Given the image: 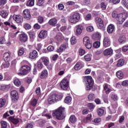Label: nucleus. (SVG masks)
Returning a JSON list of instances; mask_svg holds the SVG:
<instances>
[{
	"instance_id": "1",
	"label": "nucleus",
	"mask_w": 128,
	"mask_h": 128,
	"mask_svg": "<svg viewBox=\"0 0 128 128\" xmlns=\"http://www.w3.org/2000/svg\"><path fill=\"white\" fill-rule=\"evenodd\" d=\"M53 116H55L57 120H64L66 118V114H64V108L60 107L59 108L54 112L52 114Z\"/></svg>"
},
{
	"instance_id": "2",
	"label": "nucleus",
	"mask_w": 128,
	"mask_h": 128,
	"mask_svg": "<svg viewBox=\"0 0 128 128\" xmlns=\"http://www.w3.org/2000/svg\"><path fill=\"white\" fill-rule=\"evenodd\" d=\"M84 82H86V90H90L94 88V80L90 76H86L84 78Z\"/></svg>"
},
{
	"instance_id": "3",
	"label": "nucleus",
	"mask_w": 128,
	"mask_h": 128,
	"mask_svg": "<svg viewBox=\"0 0 128 128\" xmlns=\"http://www.w3.org/2000/svg\"><path fill=\"white\" fill-rule=\"evenodd\" d=\"M80 20V14L78 12H75L72 16L68 18V20L71 24H76Z\"/></svg>"
},
{
	"instance_id": "4",
	"label": "nucleus",
	"mask_w": 128,
	"mask_h": 128,
	"mask_svg": "<svg viewBox=\"0 0 128 128\" xmlns=\"http://www.w3.org/2000/svg\"><path fill=\"white\" fill-rule=\"evenodd\" d=\"M30 72V67L28 65L23 66L20 68V72L18 73V74L26 76V74H28Z\"/></svg>"
},
{
	"instance_id": "5",
	"label": "nucleus",
	"mask_w": 128,
	"mask_h": 128,
	"mask_svg": "<svg viewBox=\"0 0 128 128\" xmlns=\"http://www.w3.org/2000/svg\"><path fill=\"white\" fill-rule=\"evenodd\" d=\"M58 100H60L58 96L56 94H52L51 96H49L48 98V102L50 104H52L56 102Z\"/></svg>"
},
{
	"instance_id": "6",
	"label": "nucleus",
	"mask_w": 128,
	"mask_h": 128,
	"mask_svg": "<svg viewBox=\"0 0 128 128\" xmlns=\"http://www.w3.org/2000/svg\"><path fill=\"white\" fill-rule=\"evenodd\" d=\"M84 44L88 50H90V48H92V41L90 40V38L88 36H85L84 38Z\"/></svg>"
},
{
	"instance_id": "7",
	"label": "nucleus",
	"mask_w": 128,
	"mask_h": 128,
	"mask_svg": "<svg viewBox=\"0 0 128 128\" xmlns=\"http://www.w3.org/2000/svg\"><path fill=\"white\" fill-rule=\"evenodd\" d=\"M126 14H120L117 17L116 20L120 24H122L126 20Z\"/></svg>"
},
{
	"instance_id": "8",
	"label": "nucleus",
	"mask_w": 128,
	"mask_h": 128,
	"mask_svg": "<svg viewBox=\"0 0 128 128\" xmlns=\"http://www.w3.org/2000/svg\"><path fill=\"white\" fill-rule=\"evenodd\" d=\"M60 86L61 88L64 90H66L68 88V80L66 78H64L60 82Z\"/></svg>"
},
{
	"instance_id": "9",
	"label": "nucleus",
	"mask_w": 128,
	"mask_h": 128,
	"mask_svg": "<svg viewBox=\"0 0 128 128\" xmlns=\"http://www.w3.org/2000/svg\"><path fill=\"white\" fill-rule=\"evenodd\" d=\"M95 22L98 28L100 29L104 28V20H102L100 17H96L95 18Z\"/></svg>"
},
{
	"instance_id": "10",
	"label": "nucleus",
	"mask_w": 128,
	"mask_h": 128,
	"mask_svg": "<svg viewBox=\"0 0 128 128\" xmlns=\"http://www.w3.org/2000/svg\"><path fill=\"white\" fill-rule=\"evenodd\" d=\"M10 94L12 102H16L18 100V93L16 90H12Z\"/></svg>"
},
{
	"instance_id": "11",
	"label": "nucleus",
	"mask_w": 128,
	"mask_h": 128,
	"mask_svg": "<svg viewBox=\"0 0 128 128\" xmlns=\"http://www.w3.org/2000/svg\"><path fill=\"white\" fill-rule=\"evenodd\" d=\"M13 20L17 22V24H20L21 22H22L24 18H22V16L20 15H16L14 14L12 16Z\"/></svg>"
},
{
	"instance_id": "12",
	"label": "nucleus",
	"mask_w": 128,
	"mask_h": 128,
	"mask_svg": "<svg viewBox=\"0 0 128 128\" xmlns=\"http://www.w3.org/2000/svg\"><path fill=\"white\" fill-rule=\"evenodd\" d=\"M23 16L26 20H30L32 16H30V12L29 10L26 9L24 10Z\"/></svg>"
},
{
	"instance_id": "13",
	"label": "nucleus",
	"mask_w": 128,
	"mask_h": 128,
	"mask_svg": "<svg viewBox=\"0 0 128 128\" xmlns=\"http://www.w3.org/2000/svg\"><path fill=\"white\" fill-rule=\"evenodd\" d=\"M103 46L105 48H108L110 46V40L108 37H104L103 40Z\"/></svg>"
},
{
	"instance_id": "14",
	"label": "nucleus",
	"mask_w": 128,
	"mask_h": 128,
	"mask_svg": "<svg viewBox=\"0 0 128 128\" xmlns=\"http://www.w3.org/2000/svg\"><path fill=\"white\" fill-rule=\"evenodd\" d=\"M76 36H80L82 34V25H78L76 26Z\"/></svg>"
},
{
	"instance_id": "15",
	"label": "nucleus",
	"mask_w": 128,
	"mask_h": 128,
	"mask_svg": "<svg viewBox=\"0 0 128 128\" xmlns=\"http://www.w3.org/2000/svg\"><path fill=\"white\" fill-rule=\"evenodd\" d=\"M48 36V31L45 30H42L38 34V36L40 38H46Z\"/></svg>"
},
{
	"instance_id": "16",
	"label": "nucleus",
	"mask_w": 128,
	"mask_h": 128,
	"mask_svg": "<svg viewBox=\"0 0 128 128\" xmlns=\"http://www.w3.org/2000/svg\"><path fill=\"white\" fill-rule=\"evenodd\" d=\"M3 58L5 62H10V54L8 52L4 53Z\"/></svg>"
},
{
	"instance_id": "17",
	"label": "nucleus",
	"mask_w": 128,
	"mask_h": 128,
	"mask_svg": "<svg viewBox=\"0 0 128 128\" xmlns=\"http://www.w3.org/2000/svg\"><path fill=\"white\" fill-rule=\"evenodd\" d=\"M20 40L21 42H26L28 40V36L26 34H21L20 35Z\"/></svg>"
},
{
	"instance_id": "18",
	"label": "nucleus",
	"mask_w": 128,
	"mask_h": 128,
	"mask_svg": "<svg viewBox=\"0 0 128 128\" xmlns=\"http://www.w3.org/2000/svg\"><path fill=\"white\" fill-rule=\"evenodd\" d=\"M48 70H44L41 72V74L40 75V78H46L48 77Z\"/></svg>"
},
{
	"instance_id": "19",
	"label": "nucleus",
	"mask_w": 128,
	"mask_h": 128,
	"mask_svg": "<svg viewBox=\"0 0 128 128\" xmlns=\"http://www.w3.org/2000/svg\"><path fill=\"white\" fill-rule=\"evenodd\" d=\"M38 56V52L36 50H34L32 52L29 54V58H36Z\"/></svg>"
},
{
	"instance_id": "20",
	"label": "nucleus",
	"mask_w": 128,
	"mask_h": 128,
	"mask_svg": "<svg viewBox=\"0 0 128 128\" xmlns=\"http://www.w3.org/2000/svg\"><path fill=\"white\" fill-rule=\"evenodd\" d=\"M113 50L112 48H108L104 50V56H112V54Z\"/></svg>"
},
{
	"instance_id": "21",
	"label": "nucleus",
	"mask_w": 128,
	"mask_h": 128,
	"mask_svg": "<svg viewBox=\"0 0 128 128\" xmlns=\"http://www.w3.org/2000/svg\"><path fill=\"white\" fill-rule=\"evenodd\" d=\"M9 120H10L11 122H12L14 124H18L20 122L18 118H15L14 117H9Z\"/></svg>"
},
{
	"instance_id": "22",
	"label": "nucleus",
	"mask_w": 128,
	"mask_h": 128,
	"mask_svg": "<svg viewBox=\"0 0 128 128\" xmlns=\"http://www.w3.org/2000/svg\"><path fill=\"white\" fill-rule=\"evenodd\" d=\"M66 48H68V46L66 44H62L60 46L59 48L57 49V52H64Z\"/></svg>"
},
{
	"instance_id": "23",
	"label": "nucleus",
	"mask_w": 128,
	"mask_h": 128,
	"mask_svg": "<svg viewBox=\"0 0 128 128\" xmlns=\"http://www.w3.org/2000/svg\"><path fill=\"white\" fill-rule=\"evenodd\" d=\"M56 22L57 20L56 18H52L50 19L48 22L49 24H50V26H56Z\"/></svg>"
},
{
	"instance_id": "24",
	"label": "nucleus",
	"mask_w": 128,
	"mask_h": 128,
	"mask_svg": "<svg viewBox=\"0 0 128 128\" xmlns=\"http://www.w3.org/2000/svg\"><path fill=\"white\" fill-rule=\"evenodd\" d=\"M114 30V24H110L108 26L107 28V32L108 34H112Z\"/></svg>"
},
{
	"instance_id": "25",
	"label": "nucleus",
	"mask_w": 128,
	"mask_h": 128,
	"mask_svg": "<svg viewBox=\"0 0 128 128\" xmlns=\"http://www.w3.org/2000/svg\"><path fill=\"white\" fill-rule=\"evenodd\" d=\"M116 76L120 80H122L124 78V73L122 72V71L119 70L116 73Z\"/></svg>"
},
{
	"instance_id": "26",
	"label": "nucleus",
	"mask_w": 128,
	"mask_h": 128,
	"mask_svg": "<svg viewBox=\"0 0 128 128\" xmlns=\"http://www.w3.org/2000/svg\"><path fill=\"white\" fill-rule=\"evenodd\" d=\"M97 112L98 116H102L104 114V110L102 108H98L97 110Z\"/></svg>"
},
{
	"instance_id": "27",
	"label": "nucleus",
	"mask_w": 128,
	"mask_h": 128,
	"mask_svg": "<svg viewBox=\"0 0 128 128\" xmlns=\"http://www.w3.org/2000/svg\"><path fill=\"white\" fill-rule=\"evenodd\" d=\"M70 122L72 124H75L76 122V117L74 115L71 116L70 118Z\"/></svg>"
},
{
	"instance_id": "28",
	"label": "nucleus",
	"mask_w": 128,
	"mask_h": 128,
	"mask_svg": "<svg viewBox=\"0 0 128 128\" xmlns=\"http://www.w3.org/2000/svg\"><path fill=\"white\" fill-rule=\"evenodd\" d=\"M82 64L80 62L76 63V64L74 66V70H80V68H82Z\"/></svg>"
},
{
	"instance_id": "29",
	"label": "nucleus",
	"mask_w": 128,
	"mask_h": 128,
	"mask_svg": "<svg viewBox=\"0 0 128 128\" xmlns=\"http://www.w3.org/2000/svg\"><path fill=\"white\" fill-rule=\"evenodd\" d=\"M26 5L28 6H33L34 5V0H28Z\"/></svg>"
},
{
	"instance_id": "30",
	"label": "nucleus",
	"mask_w": 128,
	"mask_h": 128,
	"mask_svg": "<svg viewBox=\"0 0 128 128\" xmlns=\"http://www.w3.org/2000/svg\"><path fill=\"white\" fill-rule=\"evenodd\" d=\"M40 60H42V62H44V64H45V66H48V60L44 57L41 58Z\"/></svg>"
},
{
	"instance_id": "31",
	"label": "nucleus",
	"mask_w": 128,
	"mask_h": 128,
	"mask_svg": "<svg viewBox=\"0 0 128 128\" xmlns=\"http://www.w3.org/2000/svg\"><path fill=\"white\" fill-rule=\"evenodd\" d=\"M0 14L4 18H6V16H8V12H5L4 10H2L0 12Z\"/></svg>"
},
{
	"instance_id": "32",
	"label": "nucleus",
	"mask_w": 128,
	"mask_h": 128,
	"mask_svg": "<svg viewBox=\"0 0 128 128\" xmlns=\"http://www.w3.org/2000/svg\"><path fill=\"white\" fill-rule=\"evenodd\" d=\"M84 58L88 62H90L92 60V55L90 54H86L84 56Z\"/></svg>"
},
{
	"instance_id": "33",
	"label": "nucleus",
	"mask_w": 128,
	"mask_h": 128,
	"mask_svg": "<svg viewBox=\"0 0 128 128\" xmlns=\"http://www.w3.org/2000/svg\"><path fill=\"white\" fill-rule=\"evenodd\" d=\"M88 100L90 102H92L94 100V94H90L88 96Z\"/></svg>"
},
{
	"instance_id": "34",
	"label": "nucleus",
	"mask_w": 128,
	"mask_h": 128,
	"mask_svg": "<svg viewBox=\"0 0 128 128\" xmlns=\"http://www.w3.org/2000/svg\"><path fill=\"white\" fill-rule=\"evenodd\" d=\"M93 46L95 48H100V42L98 41L96 42L93 44Z\"/></svg>"
},
{
	"instance_id": "35",
	"label": "nucleus",
	"mask_w": 128,
	"mask_h": 128,
	"mask_svg": "<svg viewBox=\"0 0 128 128\" xmlns=\"http://www.w3.org/2000/svg\"><path fill=\"white\" fill-rule=\"evenodd\" d=\"M124 60L120 59L118 62L117 66H124Z\"/></svg>"
},
{
	"instance_id": "36",
	"label": "nucleus",
	"mask_w": 128,
	"mask_h": 128,
	"mask_svg": "<svg viewBox=\"0 0 128 128\" xmlns=\"http://www.w3.org/2000/svg\"><path fill=\"white\" fill-rule=\"evenodd\" d=\"M6 104V99L0 98V108H2Z\"/></svg>"
},
{
	"instance_id": "37",
	"label": "nucleus",
	"mask_w": 128,
	"mask_h": 128,
	"mask_svg": "<svg viewBox=\"0 0 128 128\" xmlns=\"http://www.w3.org/2000/svg\"><path fill=\"white\" fill-rule=\"evenodd\" d=\"M118 40L120 44H122V42H126V36H121L120 37Z\"/></svg>"
},
{
	"instance_id": "38",
	"label": "nucleus",
	"mask_w": 128,
	"mask_h": 128,
	"mask_svg": "<svg viewBox=\"0 0 128 128\" xmlns=\"http://www.w3.org/2000/svg\"><path fill=\"white\" fill-rule=\"evenodd\" d=\"M70 102H72V98L70 96H68L65 98L64 102H66V104H70Z\"/></svg>"
},
{
	"instance_id": "39",
	"label": "nucleus",
	"mask_w": 128,
	"mask_h": 128,
	"mask_svg": "<svg viewBox=\"0 0 128 128\" xmlns=\"http://www.w3.org/2000/svg\"><path fill=\"white\" fill-rule=\"evenodd\" d=\"M24 54V49L22 48L18 52V56H22Z\"/></svg>"
},
{
	"instance_id": "40",
	"label": "nucleus",
	"mask_w": 128,
	"mask_h": 128,
	"mask_svg": "<svg viewBox=\"0 0 128 128\" xmlns=\"http://www.w3.org/2000/svg\"><path fill=\"white\" fill-rule=\"evenodd\" d=\"M14 84L15 86H20V81L18 78H16L14 80Z\"/></svg>"
},
{
	"instance_id": "41",
	"label": "nucleus",
	"mask_w": 128,
	"mask_h": 128,
	"mask_svg": "<svg viewBox=\"0 0 128 128\" xmlns=\"http://www.w3.org/2000/svg\"><path fill=\"white\" fill-rule=\"evenodd\" d=\"M0 124L2 125L1 128H6V127L8 126V124H6V122L2 121L0 122Z\"/></svg>"
},
{
	"instance_id": "42",
	"label": "nucleus",
	"mask_w": 128,
	"mask_h": 128,
	"mask_svg": "<svg viewBox=\"0 0 128 128\" xmlns=\"http://www.w3.org/2000/svg\"><path fill=\"white\" fill-rule=\"evenodd\" d=\"M72 44H76V40L75 36H72L70 39Z\"/></svg>"
},
{
	"instance_id": "43",
	"label": "nucleus",
	"mask_w": 128,
	"mask_h": 128,
	"mask_svg": "<svg viewBox=\"0 0 128 128\" xmlns=\"http://www.w3.org/2000/svg\"><path fill=\"white\" fill-rule=\"evenodd\" d=\"M111 98L114 102H116V101L118 100V96H116L115 94H113L112 95Z\"/></svg>"
},
{
	"instance_id": "44",
	"label": "nucleus",
	"mask_w": 128,
	"mask_h": 128,
	"mask_svg": "<svg viewBox=\"0 0 128 128\" xmlns=\"http://www.w3.org/2000/svg\"><path fill=\"white\" fill-rule=\"evenodd\" d=\"M112 16L114 18H116V20L118 18V12L114 11L112 13Z\"/></svg>"
},
{
	"instance_id": "45",
	"label": "nucleus",
	"mask_w": 128,
	"mask_h": 128,
	"mask_svg": "<svg viewBox=\"0 0 128 128\" xmlns=\"http://www.w3.org/2000/svg\"><path fill=\"white\" fill-rule=\"evenodd\" d=\"M94 36L95 38V40H100V34L99 32H96L94 34Z\"/></svg>"
},
{
	"instance_id": "46",
	"label": "nucleus",
	"mask_w": 128,
	"mask_h": 128,
	"mask_svg": "<svg viewBox=\"0 0 128 128\" xmlns=\"http://www.w3.org/2000/svg\"><path fill=\"white\" fill-rule=\"evenodd\" d=\"M6 43V39H4V37L2 36L0 38V44H4Z\"/></svg>"
},
{
	"instance_id": "47",
	"label": "nucleus",
	"mask_w": 128,
	"mask_h": 128,
	"mask_svg": "<svg viewBox=\"0 0 128 128\" xmlns=\"http://www.w3.org/2000/svg\"><path fill=\"white\" fill-rule=\"evenodd\" d=\"M122 86H128V80H125L122 82Z\"/></svg>"
},
{
	"instance_id": "48",
	"label": "nucleus",
	"mask_w": 128,
	"mask_h": 128,
	"mask_svg": "<svg viewBox=\"0 0 128 128\" xmlns=\"http://www.w3.org/2000/svg\"><path fill=\"white\" fill-rule=\"evenodd\" d=\"M38 22L40 24H42V22H44V17L42 16H39L38 17Z\"/></svg>"
},
{
	"instance_id": "49",
	"label": "nucleus",
	"mask_w": 128,
	"mask_h": 128,
	"mask_svg": "<svg viewBox=\"0 0 128 128\" xmlns=\"http://www.w3.org/2000/svg\"><path fill=\"white\" fill-rule=\"evenodd\" d=\"M86 54V50H84L81 48L79 50V54L80 56H84Z\"/></svg>"
},
{
	"instance_id": "50",
	"label": "nucleus",
	"mask_w": 128,
	"mask_h": 128,
	"mask_svg": "<svg viewBox=\"0 0 128 128\" xmlns=\"http://www.w3.org/2000/svg\"><path fill=\"white\" fill-rule=\"evenodd\" d=\"M37 66L38 68H40V70H42V62H37Z\"/></svg>"
},
{
	"instance_id": "51",
	"label": "nucleus",
	"mask_w": 128,
	"mask_h": 128,
	"mask_svg": "<svg viewBox=\"0 0 128 128\" xmlns=\"http://www.w3.org/2000/svg\"><path fill=\"white\" fill-rule=\"evenodd\" d=\"M47 50L48 52H53L54 50V46H50L48 47Z\"/></svg>"
},
{
	"instance_id": "52",
	"label": "nucleus",
	"mask_w": 128,
	"mask_h": 128,
	"mask_svg": "<svg viewBox=\"0 0 128 128\" xmlns=\"http://www.w3.org/2000/svg\"><path fill=\"white\" fill-rule=\"evenodd\" d=\"M36 103H37V101H36V99L34 98V100H32L31 102V104L32 106H36Z\"/></svg>"
},
{
	"instance_id": "53",
	"label": "nucleus",
	"mask_w": 128,
	"mask_h": 128,
	"mask_svg": "<svg viewBox=\"0 0 128 128\" xmlns=\"http://www.w3.org/2000/svg\"><path fill=\"white\" fill-rule=\"evenodd\" d=\"M24 28H26V30H30V28H32V26H30V24H26L24 25Z\"/></svg>"
},
{
	"instance_id": "54",
	"label": "nucleus",
	"mask_w": 128,
	"mask_h": 128,
	"mask_svg": "<svg viewBox=\"0 0 128 128\" xmlns=\"http://www.w3.org/2000/svg\"><path fill=\"white\" fill-rule=\"evenodd\" d=\"M86 20H92V14H88L85 18Z\"/></svg>"
},
{
	"instance_id": "55",
	"label": "nucleus",
	"mask_w": 128,
	"mask_h": 128,
	"mask_svg": "<svg viewBox=\"0 0 128 128\" xmlns=\"http://www.w3.org/2000/svg\"><path fill=\"white\" fill-rule=\"evenodd\" d=\"M29 36L30 38V40H34V34L32 32H30L29 33Z\"/></svg>"
},
{
	"instance_id": "56",
	"label": "nucleus",
	"mask_w": 128,
	"mask_h": 128,
	"mask_svg": "<svg viewBox=\"0 0 128 128\" xmlns=\"http://www.w3.org/2000/svg\"><path fill=\"white\" fill-rule=\"evenodd\" d=\"M102 122V119L100 118H96L94 120V122L95 124H98Z\"/></svg>"
},
{
	"instance_id": "57",
	"label": "nucleus",
	"mask_w": 128,
	"mask_h": 128,
	"mask_svg": "<svg viewBox=\"0 0 128 128\" xmlns=\"http://www.w3.org/2000/svg\"><path fill=\"white\" fill-rule=\"evenodd\" d=\"M8 86H10L3 85L0 87V90H4L6 88H8Z\"/></svg>"
},
{
	"instance_id": "58",
	"label": "nucleus",
	"mask_w": 128,
	"mask_h": 128,
	"mask_svg": "<svg viewBox=\"0 0 128 128\" xmlns=\"http://www.w3.org/2000/svg\"><path fill=\"white\" fill-rule=\"evenodd\" d=\"M100 6L102 10H106V4H104V2L101 3Z\"/></svg>"
},
{
	"instance_id": "59",
	"label": "nucleus",
	"mask_w": 128,
	"mask_h": 128,
	"mask_svg": "<svg viewBox=\"0 0 128 128\" xmlns=\"http://www.w3.org/2000/svg\"><path fill=\"white\" fill-rule=\"evenodd\" d=\"M86 30L88 32H92L94 30V27L89 26L86 28Z\"/></svg>"
},
{
	"instance_id": "60",
	"label": "nucleus",
	"mask_w": 128,
	"mask_h": 128,
	"mask_svg": "<svg viewBox=\"0 0 128 128\" xmlns=\"http://www.w3.org/2000/svg\"><path fill=\"white\" fill-rule=\"evenodd\" d=\"M34 128V125L31 123H28L25 128Z\"/></svg>"
},
{
	"instance_id": "61",
	"label": "nucleus",
	"mask_w": 128,
	"mask_h": 128,
	"mask_svg": "<svg viewBox=\"0 0 128 128\" xmlns=\"http://www.w3.org/2000/svg\"><path fill=\"white\" fill-rule=\"evenodd\" d=\"M44 2H43L42 0H38V5L40 6H42V4H44Z\"/></svg>"
},
{
	"instance_id": "62",
	"label": "nucleus",
	"mask_w": 128,
	"mask_h": 128,
	"mask_svg": "<svg viewBox=\"0 0 128 128\" xmlns=\"http://www.w3.org/2000/svg\"><path fill=\"white\" fill-rule=\"evenodd\" d=\"M36 94H40V87L36 88Z\"/></svg>"
},
{
	"instance_id": "63",
	"label": "nucleus",
	"mask_w": 128,
	"mask_h": 128,
	"mask_svg": "<svg viewBox=\"0 0 128 128\" xmlns=\"http://www.w3.org/2000/svg\"><path fill=\"white\" fill-rule=\"evenodd\" d=\"M128 50V46H125L122 48V51L126 52Z\"/></svg>"
},
{
	"instance_id": "64",
	"label": "nucleus",
	"mask_w": 128,
	"mask_h": 128,
	"mask_svg": "<svg viewBox=\"0 0 128 128\" xmlns=\"http://www.w3.org/2000/svg\"><path fill=\"white\" fill-rule=\"evenodd\" d=\"M122 4H124L125 6H126V8H128V0H126Z\"/></svg>"
}]
</instances>
